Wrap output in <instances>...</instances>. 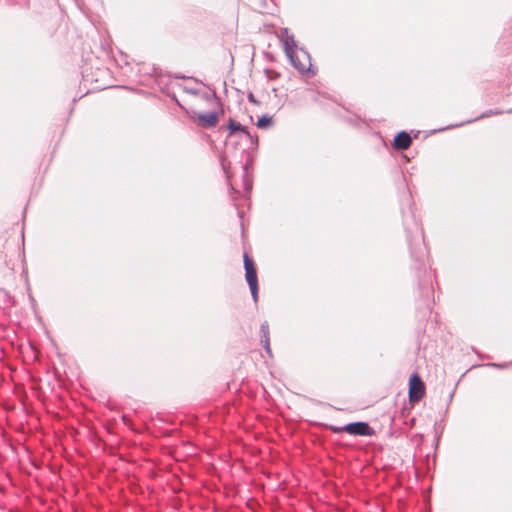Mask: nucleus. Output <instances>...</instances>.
I'll return each mask as SVG.
<instances>
[{"mask_svg":"<svg viewBox=\"0 0 512 512\" xmlns=\"http://www.w3.org/2000/svg\"><path fill=\"white\" fill-rule=\"evenodd\" d=\"M247 99L250 103H253V104H258V101L257 99L255 98V96L253 95L252 92H249L248 95H247Z\"/></svg>","mask_w":512,"mask_h":512,"instance_id":"obj_13","label":"nucleus"},{"mask_svg":"<svg viewBox=\"0 0 512 512\" xmlns=\"http://www.w3.org/2000/svg\"><path fill=\"white\" fill-rule=\"evenodd\" d=\"M177 79H184L185 77L183 75H176L175 76Z\"/></svg>","mask_w":512,"mask_h":512,"instance_id":"obj_18","label":"nucleus"},{"mask_svg":"<svg viewBox=\"0 0 512 512\" xmlns=\"http://www.w3.org/2000/svg\"><path fill=\"white\" fill-rule=\"evenodd\" d=\"M281 41L283 43L285 54L291 65L300 73L308 72L311 67L310 55L305 49L300 48L299 52L302 55L303 60L300 59L299 55L295 51L297 48L296 41L294 36L289 33L288 28L282 29Z\"/></svg>","mask_w":512,"mask_h":512,"instance_id":"obj_1","label":"nucleus"},{"mask_svg":"<svg viewBox=\"0 0 512 512\" xmlns=\"http://www.w3.org/2000/svg\"><path fill=\"white\" fill-rule=\"evenodd\" d=\"M243 169H244V177H245V176H246V173H247V164H245V165L243 166Z\"/></svg>","mask_w":512,"mask_h":512,"instance_id":"obj_17","label":"nucleus"},{"mask_svg":"<svg viewBox=\"0 0 512 512\" xmlns=\"http://www.w3.org/2000/svg\"><path fill=\"white\" fill-rule=\"evenodd\" d=\"M375 431L365 422H354V435L373 436Z\"/></svg>","mask_w":512,"mask_h":512,"instance_id":"obj_7","label":"nucleus"},{"mask_svg":"<svg viewBox=\"0 0 512 512\" xmlns=\"http://www.w3.org/2000/svg\"><path fill=\"white\" fill-rule=\"evenodd\" d=\"M197 119L204 128H214L218 124L219 112L198 113Z\"/></svg>","mask_w":512,"mask_h":512,"instance_id":"obj_4","label":"nucleus"},{"mask_svg":"<svg viewBox=\"0 0 512 512\" xmlns=\"http://www.w3.org/2000/svg\"><path fill=\"white\" fill-rule=\"evenodd\" d=\"M243 260L245 269V279L247 281V284L249 285L252 299L255 303H257L259 291L257 270L253 259L247 253H244Z\"/></svg>","mask_w":512,"mask_h":512,"instance_id":"obj_2","label":"nucleus"},{"mask_svg":"<svg viewBox=\"0 0 512 512\" xmlns=\"http://www.w3.org/2000/svg\"><path fill=\"white\" fill-rule=\"evenodd\" d=\"M202 98L207 102H214L217 107L222 111V103L216 92L213 90L211 93L205 92L202 94Z\"/></svg>","mask_w":512,"mask_h":512,"instance_id":"obj_9","label":"nucleus"},{"mask_svg":"<svg viewBox=\"0 0 512 512\" xmlns=\"http://www.w3.org/2000/svg\"><path fill=\"white\" fill-rule=\"evenodd\" d=\"M221 165H222V168H223V170H224V172H225V174H226L227 178H229V176H228V171H227V169H228V167H229V163H226V161H225L224 159H222V160H221Z\"/></svg>","mask_w":512,"mask_h":512,"instance_id":"obj_14","label":"nucleus"},{"mask_svg":"<svg viewBox=\"0 0 512 512\" xmlns=\"http://www.w3.org/2000/svg\"><path fill=\"white\" fill-rule=\"evenodd\" d=\"M333 431H345L349 434H352V422L345 424L343 427H332Z\"/></svg>","mask_w":512,"mask_h":512,"instance_id":"obj_11","label":"nucleus"},{"mask_svg":"<svg viewBox=\"0 0 512 512\" xmlns=\"http://www.w3.org/2000/svg\"><path fill=\"white\" fill-rule=\"evenodd\" d=\"M186 92L193 94V95L199 94V91L197 89H186Z\"/></svg>","mask_w":512,"mask_h":512,"instance_id":"obj_16","label":"nucleus"},{"mask_svg":"<svg viewBox=\"0 0 512 512\" xmlns=\"http://www.w3.org/2000/svg\"><path fill=\"white\" fill-rule=\"evenodd\" d=\"M412 144V138L407 132L398 133L393 142V147L397 150H406Z\"/></svg>","mask_w":512,"mask_h":512,"instance_id":"obj_5","label":"nucleus"},{"mask_svg":"<svg viewBox=\"0 0 512 512\" xmlns=\"http://www.w3.org/2000/svg\"><path fill=\"white\" fill-rule=\"evenodd\" d=\"M256 126L259 129H268L273 126V118L268 114H263L257 120Z\"/></svg>","mask_w":512,"mask_h":512,"instance_id":"obj_8","label":"nucleus"},{"mask_svg":"<svg viewBox=\"0 0 512 512\" xmlns=\"http://www.w3.org/2000/svg\"><path fill=\"white\" fill-rule=\"evenodd\" d=\"M244 187H245L246 191H250L251 187H252L251 182L249 180H247L246 178L244 179Z\"/></svg>","mask_w":512,"mask_h":512,"instance_id":"obj_15","label":"nucleus"},{"mask_svg":"<svg viewBox=\"0 0 512 512\" xmlns=\"http://www.w3.org/2000/svg\"><path fill=\"white\" fill-rule=\"evenodd\" d=\"M425 384L419 374L414 373L409 380V401L411 403L419 402L425 395Z\"/></svg>","mask_w":512,"mask_h":512,"instance_id":"obj_3","label":"nucleus"},{"mask_svg":"<svg viewBox=\"0 0 512 512\" xmlns=\"http://www.w3.org/2000/svg\"><path fill=\"white\" fill-rule=\"evenodd\" d=\"M260 334H261V339H270L269 324L267 321H264L260 325Z\"/></svg>","mask_w":512,"mask_h":512,"instance_id":"obj_10","label":"nucleus"},{"mask_svg":"<svg viewBox=\"0 0 512 512\" xmlns=\"http://www.w3.org/2000/svg\"><path fill=\"white\" fill-rule=\"evenodd\" d=\"M227 129L229 131V136L233 135L236 132H241L247 137H251L248 128L238 122H236L234 119L229 118Z\"/></svg>","mask_w":512,"mask_h":512,"instance_id":"obj_6","label":"nucleus"},{"mask_svg":"<svg viewBox=\"0 0 512 512\" xmlns=\"http://www.w3.org/2000/svg\"><path fill=\"white\" fill-rule=\"evenodd\" d=\"M261 343L263 348L265 349V352L269 357H272V350L270 347V339H261Z\"/></svg>","mask_w":512,"mask_h":512,"instance_id":"obj_12","label":"nucleus"}]
</instances>
